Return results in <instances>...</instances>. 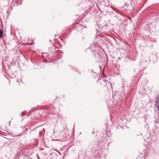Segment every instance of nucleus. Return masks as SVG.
I'll list each match as a JSON object with an SVG mask.
<instances>
[{
	"label": "nucleus",
	"mask_w": 159,
	"mask_h": 159,
	"mask_svg": "<svg viewBox=\"0 0 159 159\" xmlns=\"http://www.w3.org/2000/svg\"><path fill=\"white\" fill-rule=\"evenodd\" d=\"M21 115H22V116H23V114H21Z\"/></svg>",
	"instance_id": "5"
},
{
	"label": "nucleus",
	"mask_w": 159,
	"mask_h": 159,
	"mask_svg": "<svg viewBox=\"0 0 159 159\" xmlns=\"http://www.w3.org/2000/svg\"><path fill=\"white\" fill-rule=\"evenodd\" d=\"M110 85L111 86V87H112V85L111 84V83L110 84Z\"/></svg>",
	"instance_id": "4"
},
{
	"label": "nucleus",
	"mask_w": 159,
	"mask_h": 159,
	"mask_svg": "<svg viewBox=\"0 0 159 159\" xmlns=\"http://www.w3.org/2000/svg\"><path fill=\"white\" fill-rule=\"evenodd\" d=\"M37 157H38V158L39 159H40V157H39L38 155L37 154Z\"/></svg>",
	"instance_id": "2"
},
{
	"label": "nucleus",
	"mask_w": 159,
	"mask_h": 159,
	"mask_svg": "<svg viewBox=\"0 0 159 159\" xmlns=\"http://www.w3.org/2000/svg\"><path fill=\"white\" fill-rule=\"evenodd\" d=\"M3 33L2 30H0V39L2 38L3 35Z\"/></svg>",
	"instance_id": "1"
},
{
	"label": "nucleus",
	"mask_w": 159,
	"mask_h": 159,
	"mask_svg": "<svg viewBox=\"0 0 159 159\" xmlns=\"http://www.w3.org/2000/svg\"><path fill=\"white\" fill-rule=\"evenodd\" d=\"M144 159V158L142 157L141 159ZM137 159H139V158L138 157Z\"/></svg>",
	"instance_id": "3"
}]
</instances>
